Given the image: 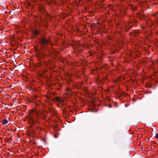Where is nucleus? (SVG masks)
Listing matches in <instances>:
<instances>
[{
	"instance_id": "1",
	"label": "nucleus",
	"mask_w": 158,
	"mask_h": 158,
	"mask_svg": "<svg viewBox=\"0 0 158 158\" xmlns=\"http://www.w3.org/2000/svg\"><path fill=\"white\" fill-rule=\"evenodd\" d=\"M41 46V48L43 50L45 49V45L47 44L49 41V39L47 40L44 36H43L40 38H38Z\"/></svg>"
},
{
	"instance_id": "2",
	"label": "nucleus",
	"mask_w": 158,
	"mask_h": 158,
	"mask_svg": "<svg viewBox=\"0 0 158 158\" xmlns=\"http://www.w3.org/2000/svg\"><path fill=\"white\" fill-rule=\"evenodd\" d=\"M39 10L41 13H44V12H45V11L44 7L41 6H39Z\"/></svg>"
},
{
	"instance_id": "3",
	"label": "nucleus",
	"mask_w": 158,
	"mask_h": 158,
	"mask_svg": "<svg viewBox=\"0 0 158 158\" xmlns=\"http://www.w3.org/2000/svg\"><path fill=\"white\" fill-rule=\"evenodd\" d=\"M8 123V120L6 119H5L2 121V123L3 125H6Z\"/></svg>"
},
{
	"instance_id": "4",
	"label": "nucleus",
	"mask_w": 158,
	"mask_h": 158,
	"mask_svg": "<svg viewBox=\"0 0 158 158\" xmlns=\"http://www.w3.org/2000/svg\"><path fill=\"white\" fill-rule=\"evenodd\" d=\"M33 33L36 36L37 35H38L40 33L38 31L36 30H34L33 31Z\"/></svg>"
},
{
	"instance_id": "5",
	"label": "nucleus",
	"mask_w": 158,
	"mask_h": 158,
	"mask_svg": "<svg viewBox=\"0 0 158 158\" xmlns=\"http://www.w3.org/2000/svg\"><path fill=\"white\" fill-rule=\"evenodd\" d=\"M55 99L56 102H60V98L59 97H56L55 98Z\"/></svg>"
},
{
	"instance_id": "6",
	"label": "nucleus",
	"mask_w": 158,
	"mask_h": 158,
	"mask_svg": "<svg viewBox=\"0 0 158 158\" xmlns=\"http://www.w3.org/2000/svg\"><path fill=\"white\" fill-rule=\"evenodd\" d=\"M29 120L31 121H33V118L31 116H29Z\"/></svg>"
},
{
	"instance_id": "7",
	"label": "nucleus",
	"mask_w": 158,
	"mask_h": 158,
	"mask_svg": "<svg viewBox=\"0 0 158 158\" xmlns=\"http://www.w3.org/2000/svg\"><path fill=\"white\" fill-rule=\"evenodd\" d=\"M40 114H41V115L44 116V118H43V119L44 118L46 117V116L44 115V113H41Z\"/></svg>"
},
{
	"instance_id": "8",
	"label": "nucleus",
	"mask_w": 158,
	"mask_h": 158,
	"mask_svg": "<svg viewBox=\"0 0 158 158\" xmlns=\"http://www.w3.org/2000/svg\"><path fill=\"white\" fill-rule=\"evenodd\" d=\"M26 4L29 6H31V3H29L28 2H26Z\"/></svg>"
},
{
	"instance_id": "9",
	"label": "nucleus",
	"mask_w": 158,
	"mask_h": 158,
	"mask_svg": "<svg viewBox=\"0 0 158 158\" xmlns=\"http://www.w3.org/2000/svg\"><path fill=\"white\" fill-rule=\"evenodd\" d=\"M39 113L38 112L36 113V115L38 118H40V117L39 116Z\"/></svg>"
},
{
	"instance_id": "10",
	"label": "nucleus",
	"mask_w": 158,
	"mask_h": 158,
	"mask_svg": "<svg viewBox=\"0 0 158 158\" xmlns=\"http://www.w3.org/2000/svg\"><path fill=\"white\" fill-rule=\"evenodd\" d=\"M31 123L32 124H35V123L34 122V120L33 121H31Z\"/></svg>"
},
{
	"instance_id": "11",
	"label": "nucleus",
	"mask_w": 158,
	"mask_h": 158,
	"mask_svg": "<svg viewBox=\"0 0 158 158\" xmlns=\"http://www.w3.org/2000/svg\"><path fill=\"white\" fill-rule=\"evenodd\" d=\"M52 63V61L51 60H49V64H50V63Z\"/></svg>"
},
{
	"instance_id": "12",
	"label": "nucleus",
	"mask_w": 158,
	"mask_h": 158,
	"mask_svg": "<svg viewBox=\"0 0 158 158\" xmlns=\"http://www.w3.org/2000/svg\"><path fill=\"white\" fill-rule=\"evenodd\" d=\"M49 110V111H50V112H53V110H52V109H50Z\"/></svg>"
},
{
	"instance_id": "13",
	"label": "nucleus",
	"mask_w": 158,
	"mask_h": 158,
	"mask_svg": "<svg viewBox=\"0 0 158 158\" xmlns=\"http://www.w3.org/2000/svg\"><path fill=\"white\" fill-rule=\"evenodd\" d=\"M155 137L158 139V133L156 134Z\"/></svg>"
},
{
	"instance_id": "14",
	"label": "nucleus",
	"mask_w": 158,
	"mask_h": 158,
	"mask_svg": "<svg viewBox=\"0 0 158 158\" xmlns=\"http://www.w3.org/2000/svg\"><path fill=\"white\" fill-rule=\"evenodd\" d=\"M53 55L54 54V56H52V57L53 58H55V56H56V55L54 54H53Z\"/></svg>"
},
{
	"instance_id": "15",
	"label": "nucleus",
	"mask_w": 158,
	"mask_h": 158,
	"mask_svg": "<svg viewBox=\"0 0 158 158\" xmlns=\"http://www.w3.org/2000/svg\"><path fill=\"white\" fill-rule=\"evenodd\" d=\"M32 0V1L33 2H34V3H35V2H36V1H35V0Z\"/></svg>"
},
{
	"instance_id": "16",
	"label": "nucleus",
	"mask_w": 158,
	"mask_h": 158,
	"mask_svg": "<svg viewBox=\"0 0 158 158\" xmlns=\"http://www.w3.org/2000/svg\"><path fill=\"white\" fill-rule=\"evenodd\" d=\"M108 107H109V108H111V105H109L108 106Z\"/></svg>"
},
{
	"instance_id": "17",
	"label": "nucleus",
	"mask_w": 158,
	"mask_h": 158,
	"mask_svg": "<svg viewBox=\"0 0 158 158\" xmlns=\"http://www.w3.org/2000/svg\"><path fill=\"white\" fill-rule=\"evenodd\" d=\"M43 55L44 56H45V55L44 53L43 54Z\"/></svg>"
},
{
	"instance_id": "18",
	"label": "nucleus",
	"mask_w": 158,
	"mask_h": 158,
	"mask_svg": "<svg viewBox=\"0 0 158 158\" xmlns=\"http://www.w3.org/2000/svg\"><path fill=\"white\" fill-rule=\"evenodd\" d=\"M9 139H8V141H9Z\"/></svg>"
},
{
	"instance_id": "19",
	"label": "nucleus",
	"mask_w": 158,
	"mask_h": 158,
	"mask_svg": "<svg viewBox=\"0 0 158 158\" xmlns=\"http://www.w3.org/2000/svg\"><path fill=\"white\" fill-rule=\"evenodd\" d=\"M36 121H38L37 119L36 120Z\"/></svg>"
}]
</instances>
